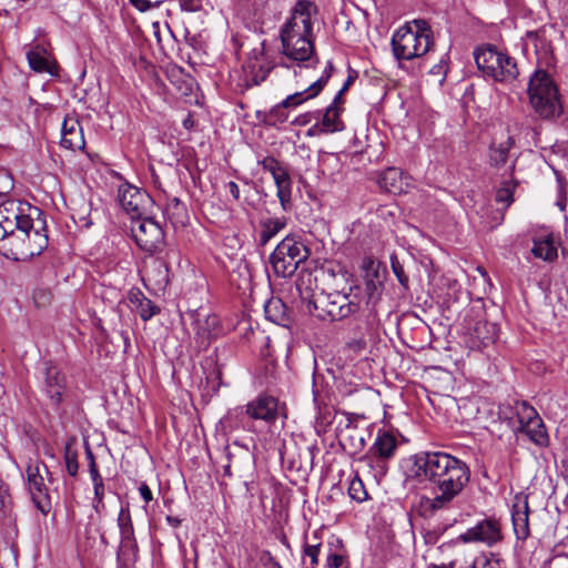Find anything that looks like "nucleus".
Here are the masks:
<instances>
[{
	"mask_svg": "<svg viewBox=\"0 0 568 568\" xmlns=\"http://www.w3.org/2000/svg\"><path fill=\"white\" fill-rule=\"evenodd\" d=\"M496 69L493 79L498 82L510 83L516 80L519 74L516 60L508 54L503 57L501 63H498Z\"/></svg>",
	"mask_w": 568,
	"mask_h": 568,
	"instance_id": "f704fd0d",
	"label": "nucleus"
},
{
	"mask_svg": "<svg viewBox=\"0 0 568 568\" xmlns=\"http://www.w3.org/2000/svg\"><path fill=\"white\" fill-rule=\"evenodd\" d=\"M531 253L544 261H554L557 257V248L554 246V243L550 239H545L541 241H536L534 243V247L531 248Z\"/></svg>",
	"mask_w": 568,
	"mask_h": 568,
	"instance_id": "ea45409f",
	"label": "nucleus"
},
{
	"mask_svg": "<svg viewBox=\"0 0 568 568\" xmlns=\"http://www.w3.org/2000/svg\"><path fill=\"white\" fill-rule=\"evenodd\" d=\"M504 55L505 53L497 51L493 45L477 49L474 52L475 62L478 69L485 77H490L491 79L497 70L496 68L498 67V63H501Z\"/></svg>",
	"mask_w": 568,
	"mask_h": 568,
	"instance_id": "393cba45",
	"label": "nucleus"
},
{
	"mask_svg": "<svg viewBox=\"0 0 568 568\" xmlns=\"http://www.w3.org/2000/svg\"><path fill=\"white\" fill-rule=\"evenodd\" d=\"M227 187H229V191H230L231 195L233 196V199L235 201H239L240 200V187H239V185L235 182L231 181V182L227 183Z\"/></svg>",
	"mask_w": 568,
	"mask_h": 568,
	"instance_id": "774afa93",
	"label": "nucleus"
},
{
	"mask_svg": "<svg viewBox=\"0 0 568 568\" xmlns=\"http://www.w3.org/2000/svg\"><path fill=\"white\" fill-rule=\"evenodd\" d=\"M363 268L365 271L364 281L372 280L376 283L384 281L385 268L382 270L379 262L367 257L363 262Z\"/></svg>",
	"mask_w": 568,
	"mask_h": 568,
	"instance_id": "c03bdc74",
	"label": "nucleus"
},
{
	"mask_svg": "<svg viewBox=\"0 0 568 568\" xmlns=\"http://www.w3.org/2000/svg\"><path fill=\"white\" fill-rule=\"evenodd\" d=\"M280 37L282 44L284 43V40H286V37H288L290 41L306 37L293 13L286 23L281 28Z\"/></svg>",
	"mask_w": 568,
	"mask_h": 568,
	"instance_id": "79ce46f5",
	"label": "nucleus"
},
{
	"mask_svg": "<svg viewBox=\"0 0 568 568\" xmlns=\"http://www.w3.org/2000/svg\"><path fill=\"white\" fill-rule=\"evenodd\" d=\"M32 215L31 227H27L29 236L27 239L28 260L40 255L49 244L47 235V221L44 213L39 209H28Z\"/></svg>",
	"mask_w": 568,
	"mask_h": 568,
	"instance_id": "4468645a",
	"label": "nucleus"
},
{
	"mask_svg": "<svg viewBox=\"0 0 568 568\" xmlns=\"http://www.w3.org/2000/svg\"><path fill=\"white\" fill-rule=\"evenodd\" d=\"M165 214L172 223H183L187 211L179 197H172L166 203Z\"/></svg>",
	"mask_w": 568,
	"mask_h": 568,
	"instance_id": "58836bf2",
	"label": "nucleus"
},
{
	"mask_svg": "<svg viewBox=\"0 0 568 568\" xmlns=\"http://www.w3.org/2000/svg\"><path fill=\"white\" fill-rule=\"evenodd\" d=\"M511 519L517 539H527L529 536V505L527 497L516 496V503L513 505L511 510Z\"/></svg>",
	"mask_w": 568,
	"mask_h": 568,
	"instance_id": "5701e85b",
	"label": "nucleus"
},
{
	"mask_svg": "<svg viewBox=\"0 0 568 568\" xmlns=\"http://www.w3.org/2000/svg\"><path fill=\"white\" fill-rule=\"evenodd\" d=\"M316 116H317V111L314 113L307 112V113L298 115L293 123H295L297 125H307L308 123H311V121L313 119L316 120Z\"/></svg>",
	"mask_w": 568,
	"mask_h": 568,
	"instance_id": "bf43d9fd",
	"label": "nucleus"
},
{
	"mask_svg": "<svg viewBox=\"0 0 568 568\" xmlns=\"http://www.w3.org/2000/svg\"><path fill=\"white\" fill-rule=\"evenodd\" d=\"M282 47L283 53L293 61H310V64H307L306 67L312 68L316 67V64L318 63V58L315 53V48L312 38H297L290 41L288 37H286V40H284Z\"/></svg>",
	"mask_w": 568,
	"mask_h": 568,
	"instance_id": "aec40b11",
	"label": "nucleus"
},
{
	"mask_svg": "<svg viewBox=\"0 0 568 568\" xmlns=\"http://www.w3.org/2000/svg\"><path fill=\"white\" fill-rule=\"evenodd\" d=\"M405 261H399L396 254L390 255V267L403 291H409V277L406 274Z\"/></svg>",
	"mask_w": 568,
	"mask_h": 568,
	"instance_id": "37998d69",
	"label": "nucleus"
},
{
	"mask_svg": "<svg viewBox=\"0 0 568 568\" xmlns=\"http://www.w3.org/2000/svg\"><path fill=\"white\" fill-rule=\"evenodd\" d=\"M274 68L275 64L268 60L264 51V43H262L260 49L252 51L245 67V88L250 89L254 85H260L266 80Z\"/></svg>",
	"mask_w": 568,
	"mask_h": 568,
	"instance_id": "dca6fc26",
	"label": "nucleus"
},
{
	"mask_svg": "<svg viewBox=\"0 0 568 568\" xmlns=\"http://www.w3.org/2000/svg\"><path fill=\"white\" fill-rule=\"evenodd\" d=\"M130 4H132L140 12H145L153 8V4L150 0H129Z\"/></svg>",
	"mask_w": 568,
	"mask_h": 568,
	"instance_id": "052dcab7",
	"label": "nucleus"
},
{
	"mask_svg": "<svg viewBox=\"0 0 568 568\" xmlns=\"http://www.w3.org/2000/svg\"><path fill=\"white\" fill-rule=\"evenodd\" d=\"M433 31L425 20H414L400 27L392 37V49L397 60H413L433 49Z\"/></svg>",
	"mask_w": 568,
	"mask_h": 568,
	"instance_id": "f03ea898",
	"label": "nucleus"
},
{
	"mask_svg": "<svg viewBox=\"0 0 568 568\" xmlns=\"http://www.w3.org/2000/svg\"><path fill=\"white\" fill-rule=\"evenodd\" d=\"M348 560L344 551L329 552L326 559V568H347Z\"/></svg>",
	"mask_w": 568,
	"mask_h": 568,
	"instance_id": "5fc2aeb1",
	"label": "nucleus"
},
{
	"mask_svg": "<svg viewBox=\"0 0 568 568\" xmlns=\"http://www.w3.org/2000/svg\"><path fill=\"white\" fill-rule=\"evenodd\" d=\"M313 458V454H312V449L311 447H306L305 450L303 453H298L297 454V458L294 457V456H290L288 452L285 449L283 453H281V458H282V462L283 463H287V467L288 469L291 470H296V471H303V473H307V469L302 460V458Z\"/></svg>",
	"mask_w": 568,
	"mask_h": 568,
	"instance_id": "4c0bfd02",
	"label": "nucleus"
},
{
	"mask_svg": "<svg viewBox=\"0 0 568 568\" xmlns=\"http://www.w3.org/2000/svg\"><path fill=\"white\" fill-rule=\"evenodd\" d=\"M316 95H311L310 87L301 92H295L288 95L286 99L282 101V106H286L290 109H295L305 101L315 98Z\"/></svg>",
	"mask_w": 568,
	"mask_h": 568,
	"instance_id": "8fccbe9b",
	"label": "nucleus"
},
{
	"mask_svg": "<svg viewBox=\"0 0 568 568\" xmlns=\"http://www.w3.org/2000/svg\"><path fill=\"white\" fill-rule=\"evenodd\" d=\"M347 345L349 348L358 352L366 347V341L363 337H358L347 342Z\"/></svg>",
	"mask_w": 568,
	"mask_h": 568,
	"instance_id": "0e129e2a",
	"label": "nucleus"
},
{
	"mask_svg": "<svg viewBox=\"0 0 568 568\" xmlns=\"http://www.w3.org/2000/svg\"><path fill=\"white\" fill-rule=\"evenodd\" d=\"M116 199L132 221L143 216L145 204L151 201L146 192L129 183L119 186Z\"/></svg>",
	"mask_w": 568,
	"mask_h": 568,
	"instance_id": "f3484780",
	"label": "nucleus"
},
{
	"mask_svg": "<svg viewBox=\"0 0 568 568\" xmlns=\"http://www.w3.org/2000/svg\"><path fill=\"white\" fill-rule=\"evenodd\" d=\"M258 164L263 168V170L272 174L277 189L276 194L282 209L284 211L290 210L292 206V179L286 168H284L282 163L273 156H265L258 161Z\"/></svg>",
	"mask_w": 568,
	"mask_h": 568,
	"instance_id": "ddd939ff",
	"label": "nucleus"
},
{
	"mask_svg": "<svg viewBox=\"0 0 568 568\" xmlns=\"http://www.w3.org/2000/svg\"><path fill=\"white\" fill-rule=\"evenodd\" d=\"M128 300L143 321H149L161 312L160 307L148 298L138 287H133L129 291Z\"/></svg>",
	"mask_w": 568,
	"mask_h": 568,
	"instance_id": "bb28decb",
	"label": "nucleus"
},
{
	"mask_svg": "<svg viewBox=\"0 0 568 568\" xmlns=\"http://www.w3.org/2000/svg\"><path fill=\"white\" fill-rule=\"evenodd\" d=\"M497 328L494 323L477 322L473 329V337L478 341L479 345L488 346L496 339Z\"/></svg>",
	"mask_w": 568,
	"mask_h": 568,
	"instance_id": "e433bc0d",
	"label": "nucleus"
},
{
	"mask_svg": "<svg viewBox=\"0 0 568 568\" xmlns=\"http://www.w3.org/2000/svg\"><path fill=\"white\" fill-rule=\"evenodd\" d=\"M40 389L48 399V405L59 416L65 414L63 404L68 399V378L52 361H44L40 367Z\"/></svg>",
	"mask_w": 568,
	"mask_h": 568,
	"instance_id": "39448f33",
	"label": "nucleus"
},
{
	"mask_svg": "<svg viewBox=\"0 0 568 568\" xmlns=\"http://www.w3.org/2000/svg\"><path fill=\"white\" fill-rule=\"evenodd\" d=\"M311 255L310 247L297 235L285 236L270 255V264L278 277H291Z\"/></svg>",
	"mask_w": 568,
	"mask_h": 568,
	"instance_id": "20e7f679",
	"label": "nucleus"
},
{
	"mask_svg": "<svg viewBox=\"0 0 568 568\" xmlns=\"http://www.w3.org/2000/svg\"><path fill=\"white\" fill-rule=\"evenodd\" d=\"M50 293L45 290H37L33 293V300L37 306H44L50 302Z\"/></svg>",
	"mask_w": 568,
	"mask_h": 568,
	"instance_id": "13d9d810",
	"label": "nucleus"
},
{
	"mask_svg": "<svg viewBox=\"0 0 568 568\" xmlns=\"http://www.w3.org/2000/svg\"><path fill=\"white\" fill-rule=\"evenodd\" d=\"M320 552H321V544L305 545L304 555L310 558L312 568H315L318 565Z\"/></svg>",
	"mask_w": 568,
	"mask_h": 568,
	"instance_id": "6e6d98bb",
	"label": "nucleus"
},
{
	"mask_svg": "<svg viewBox=\"0 0 568 568\" xmlns=\"http://www.w3.org/2000/svg\"><path fill=\"white\" fill-rule=\"evenodd\" d=\"M139 491H140L141 497L143 498V500L146 504H149L153 499V494H152L150 487L145 483H142L140 485Z\"/></svg>",
	"mask_w": 568,
	"mask_h": 568,
	"instance_id": "e2e57ef3",
	"label": "nucleus"
},
{
	"mask_svg": "<svg viewBox=\"0 0 568 568\" xmlns=\"http://www.w3.org/2000/svg\"><path fill=\"white\" fill-rule=\"evenodd\" d=\"M27 474L32 501L34 503L36 507L45 515L50 511L51 504L48 489L43 483V478L39 474L38 467L32 468L29 466L27 468Z\"/></svg>",
	"mask_w": 568,
	"mask_h": 568,
	"instance_id": "412c9836",
	"label": "nucleus"
},
{
	"mask_svg": "<svg viewBox=\"0 0 568 568\" xmlns=\"http://www.w3.org/2000/svg\"><path fill=\"white\" fill-rule=\"evenodd\" d=\"M523 400H515L514 406L509 404L498 405L497 417L501 422H507L508 425L515 427L514 419H517V404Z\"/></svg>",
	"mask_w": 568,
	"mask_h": 568,
	"instance_id": "3c124183",
	"label": "nucleus"
},
{
	"mask_svg": "<svg viewBox=\"0 0 568 568\" xmlns=\"http://www.w3.org/2000/svg\"><path fill=\"white\" fill-rule=\"evenodd\" d=\"M224 452L227 462H230V464H234L237 468L251 463L253 459L250 448L246 445L239 444V442H234L232 445H226Z\"/></svg>",
	"mask_w": 568,
	"mask_h": 568,
	"instance_id": "72a5a7b5",
	"label": "nucleus"
},
{
	"mask_svg": "<svg viewBox=\"0 0 568 568\" xmlns=\"http://www.w3.org/2000/svg\"><path fill=\"white\" fill-rule=\"evenodd\" d=\"M280 413L278 399L272 395L261 394L255 399L248 402L244 407H239L230 410L225 417V422L230 423L231 427H237V423H234V418L241 417L243 427L252 430L250 425L244 424V418L253 420H263L266 424H272L276 420Z\"/></svg>",
	"mask_w": 568,
	"mask_h": 568,
	"instance_id": "0eeeda50",
	"label": "nucleus"
},
{
	"mask_svg": "<svg viewBox=\"0 0 568 568\" xmlns=\"http://www.w3.org/2000/svg\"><path fill=\"white\" fill-rule=\"evenodd\" d=\"M118 526L120 530V546L116 558L128 556L133 562L139 557V545L134 534V527L129 508H121L118 517Z\"/></svg>",
	"mask_w": 568,
	"mask_h": 568,
	"instance_id": "a211bd4d",
	"label": "nucleus"
},
{
	"mask_svg": "<svg viewBox=\"0 0 568 568\" xmlns=\"http://www.w3.org/2000/svg\"><path fill=\"white\" fill-rule=\"evenodd\" d=\"M347 429L349 434L345 439V446H348L353 454L362 452L366 445L363 434L355 426L348 425Z\"/></svg>",
	"mask_w": 568,
	"mask_h": 568,
	"instance_id": "a18cd8bd",
	"label": "nucleus"
},
{
	"mask_svg": "<svg viewBox=\"0 0 568 568\" xmlns=\"http://www.w3.org/2000/svg\"><path fill=\"white\" fill-rule=\"evenodd\" d=\"M344 109L327 106L324 112L321 111L320 122L324 128L325 134L339 132L345 129V124L341 119Z\"/></svg>",
	"mask_w": 568,
	"mask_h": 568,
	"instance_id": "473e14b6",
	"label": "nucleus"
},
{
	"mask_svg": "<svg viewBox=\"0 0 568 568\" xmlns=\"http://www.w3.org/2000/svg\"><path fill=\"white\" fill-rule=\"evenodd\" d=\"M335 67L333 62L328 61L321 78L310 85L311 95H318L321 93V91L325 88L328 80L331 79Z\"/></svg>",
	"mask_w": 568,
	"mask_h": 568,
	"instance_id": "de8ad7c7",
	"label": "nucleus"
},
{
	"mask_svg": "<svg viewBox=\"0 0 568 568\" xmlns=\"http://www.w3.org/2000/svg\"><path fill=\"white\" fill-rule=\"evenodd\" d=\"M181 9L187 12H196L202 9L203 0H179Z\"/></svg>",
	"mask_w": 568,
	"mask_h": 568,
	"instance_id": "4d7b16f0",
	"label": "nucleus"
},
{
	"mask_svg": "<svg viewBox=\"0 0 568 568\" xmlns=\"http://www.w3.org/2000/svg\"><path fill=\"white\" fill-rule=\"evenodd\" d=\"M517 422L516 432L526 434L538 446L548 445L549 436L546 426L537 410L528 402L517 404Z\"/></svg>",
	"mask_w": 568,
	"mask_h": 568,
	"instance_id": "9d476101",
	"label": "nucleus"
},
{
	"mask_svg": "<svg viewBox=\"0 0 568 568\" xmlns=\"http://www.w3.org/2000/svg\"><path fill=\"white\" fill-rule=\"evenodd\" d=\"M346 91L341 89L337 94L335 95L334 100L332 101V103L328 105V106H335L337 109H344L343 108V104H344V99H343V95Z\"/></svg>",
	"mask_w": 568,
	"mask_h": 568,
	"instance_id": "69168bd1",
	"label": "nucleus"
},
{
	"mask_svg": "<svg viewBox=\"0 0 568 568\" xmlns=\"http://www.w3.org/2000/svg\"><path fill=\"white\" fill-rule=\"evenodd\" d=\"M348 495L353 500L357 503H363L368 498V494L365 489L364 483L358 476L354 477L351 480L348 487Z\"/></svg>",
	"mask_w": 568,
	"mask_h": 568,
	"instance_id": "09e8293b",
	"label": "nucleus"
},
{
	"mask_svg": "<svg viewBox=\"0 0 568 568\" xmlns=\"http://www.w3.org/2000/svg\"><path fill=\"white\" fill-rule=\"evenodd\" d=\"M14 187V181L9 170L0 168V196L8 195Z\"/></svg>",
	"mask_w": 568,
	"mask_h": 568,
	"instance_id": "864d4df0",
	"label": "nucleus"
},
{
	"mask_svg": "<svg viewBox=\"0 0 568 568\" xmlns=\"http://www.w3.org/2000/svg\"><path fill=\"white\" fill-rule=\"evenodd\" d=\"M514 190L515 185H510L508 182H504L503 185L496 192V202L505 203L508 207L514 202Z\"/></svg>",
	"mask_w": 568,
	"mask_h": 568,
	"instance_id": "603ef678",
	"label": "nucleus"
},
{
	"mask_svg": "<svg viewBox=\"0 0 568 568\" xmlns=\"http://www.w3.org/2000/svg\"><path fill=\"white\" fill-rule=\"evenodd\" d=\"M62 148L69 150H82L85 145L82 126L77 119L65 118L62 123V138L60 141Z\"/></svg>",
	"mask_w": 568,
	"mask_h": 568,
	"instance_id": "b1692460",
	"label": "nucleus"
},
{
	"mask_svg": "<svg viewBox=\"0 0 568 568\" xmlns=\"http://www.w3.org/2000/svg\"><path fill=\"white\" fill-rule=\"evenodd\" d=\"M26 201L7 200L0 204V241L20 226L31 227L32 215L28 209H36Z\"/></svg>",
	"mask_w": 568,
	"mask_h": 568,
	"instance_id": "1a4fd4ad",
	"label": "nucleus"
},
{
	"mask_svg": "<svg viewBox=\"0 0 568 568\" xmlns=\"http://www.w3.org/2000/svg\"><path fill=\"white\" fill-rule=\"evenodd\" d=\"M383 293V282H374L372 280L365 281V294L367 297V305L372 308L379 302Z\"/></svg>",
	"mask_w": 568,
	"mask_h": 568,
	"instance_id": "49530a36",
	"label": "nucleus"
},
{
	"mask_svg": "<svg viewBox=\"0 0 568 568\" xmlns=\"http://www.w3.org/2000/svg\"><path fill=\"white\" fill-rule=\"evenodd\" d=\"M458 540L464 544L481 542L493 547L503 540L500 521L495 517H486L460 534Z\"/></svg>",
	"mask_w": 568,
	"mask_h": 568,
	"instance_id": "f8f14e48",
	"label": "nucleus"
},
{
	"mask_svg": "<svg viewBox=\"0 0 568 568\" xmlns=\"http://www.w3.org/2000/svg\"><path fill=\"white\" fill-rule=\"evenodd\" d=\"M382 190L388 193L398 194L403 191V172L397 168H387L377 180Z\"/></svg>",
	"mask_w": 568,
	"mask_h": 568,
	"instance_id": "7c9ffc66",
	"label": "nucleus"
},
{
	"mask_svg": "<svg viewBox=\"0 0 568 568\" xmlns=\"http://www.w3.org/2000/svg\"><path fill=\"white\" fill-rule=\"evenodd\" d=\"M286 226V219L267 217L260 221L258 245L265 246L275 235H277Z\"/></svg>",
	"mask_w": 568,
	"mask_h": 568,
	"instance_id": "2f4dec72",
	"label": "nucleus"
},
{
	"mask_svg": "<svg viewBox=\"0 0 568 568\" xmlns=\"http://www.w3.org/2000/svg\"><path fill=\"white\" fill-rule=\"evenodd\" d=\"M312 304L314 310L318 311L315 314L318 318L325 320L328 317L331 321L345 320L356 314L361 308L357 295L339 291L332 293L323 292L314 298Z\"/></svg>",
	"mask_w": 568,
	"mask_h": 568,
	"instance_id": "423d86ee",
	"label": "nucleus"
},
{
	"mask_svg": "<svg viewBox=\"0 0 568 568\" xmlns=\"http://www.w3.org/2000/svg\"><path fill=\"white\" fill-rule=\"evenodd\" d=\"M32 215L31 227H27L29 236L27 239L28 260L40 255L49 244L47 235V221L44 213L39 209H28Z\"/></svg>",
	"mask_w": 568,
	"mask_h": 568,
	"instance_id": "2eb2a0df",
	"label": "nucleus"
},
{
	"mask_svg": "<svg viewBox=\"0 0 568 568\" xmlns=\"http://www.w3.org/2000/svg\"><path fill=\"white\" fill-rule=\"evenodd\" d=\"M29 236V232L27 227L20 226L12 234H9L8 237L1 240L3 242V248H6L12 260L14 261H28L27 253V239Z\"/></svg>",
	"mask_w": 568,
	"mask_h": 568,
	"instance_id": "a878e982",
	"label": "nucleus"
},
{
	"mask_svg": "<svg viewBox=\"0 0 568 568\" xmlns=\"http://www.w3.org/2000/svg\"><path fill=\"white\" fill-rule=\"evenodd\" d=\"M528 95L539 118L551 120L561 114L562 105L558 88L545 70H536L529 78Z\"/></svg>",
	"mask_w": 568,
	"mask_h": 568,
	"instance_id": "7ed1b4c3",
	"label": "nucleus"
},
{
	"mask_svg": "<svg viewBox=\"0 0 568 568\" xmlns=\"http://www.w3.org/2000/svg\"><path fill=\"white\" fill-rule=\"evenodd\" d=\"M131 232L136 245L144 252H158L164 244V231L152 217L133 220Z\"/></svg>",
	"mask_w": 568,
	"mask_h": 568,
	"instance_id": "9b49d317",
	"label": "nucleus"
},
{
	"mask_svg": "<svg viewBox=\"0 0 568 568\" xmlns=\"http://www.w3.org/2000/svg\"><path fill=\"white\" fill-rule=\"evenodd\" d=\"M467 463L445 452H422L406 460V481L428 489L420 507L425 513L435 514L455 507L470 483Z\"/></svg>",
	"mask_w": 568,
	"mask_h": 568,
	"instance_id": "f257e3e1",
	"label": "nucleus"
},
{
	"mask_svg": "<svg viewBox=\"0 0 568 568\" xmlns=\"http://www.w3.org/2000/svg\"><path fill=\"white\" fill-rule=\"evenodd\" d=\"M27 60L32 71L37 73H48L52 77L59 75V65L47 50L37 44L27 52Z\"/></svg>",
	"mask_w": 568,
	"mask_h": 568,
	"instance_id": "4be33fe9",
	"label": "nucleus"
},
{
	"mask_svg": "<svg viewBox=\"0 0 568 568\" xmlns=\"http://www.w3.org/2000/svg\"><path fill=\"white\" fill-rule=\"evenodd\" d=\"M286 106H282V102L274 105L267 112L257 111L256 118L266 125L275 126L287 121L288 112Z\"/></svg>",
	"mask_w": 568,
	"mask_h": 568,
	"instance_id": "c9c22d12",
	"label": "nucleus"
},
{
	"mask_svg": "<svg viewBox=\"0 0 568 568\" xmlns=\"http://www.w3.org/2000/svg\"><path fill=\"white\" fill-rule=\"evenodd\" d=\"M74 439H69L64 445V463L67 471L71 477H75L79 471L78 452L73 447Z\"/></svg>",
	"mask_w": 568,
	"mask_h": 568,
	"instance_id": "a19ab883",
	"label": "nucleus"
},
{
	"mask_svg": "<svg viewBox=\"0 0 568 568\" xmlns=\"http://www.w3.org/2000/svg\"><path fill=\"white\" fill-rule=\"evenodd\" d=\"M191 325L195 332L196 342L206 347L212 338L217 335L219 317L213 313H206L204 310H194L189 313Z\"/></svg>",
	"mask_w": 568,
	"mask_h": 568,
	"instance_id": "6ab92c4d",
	"label": "nucleus"
},
{
	"mask_svg": "<svg viewBox=\"0 0 568 568\" xmlns=\"http://www.w3.org/2000/svg\"><path fill=\"white\" fill-rule=\"evenodd\" d=\"M514 145V139L508 136L506 141L491 142L488 148V163L490 166L499 169L504 166L509 158V151Z\"/></svg>",
	"mask_w": 568,
	"mask_h": 568,
	"instance_id": "c756f323",
	"label": "nucleus"
},
{
	"mask_svg": "<svg viewBox=\"0 0 568 568\" xmlns=\"http://www.w3.org/2000/svg\"><path fill=\"white\" fill-rule=\"evenodd\" d=\"M320 115H321V111H317V116H316V122L314 123L313 126H311L307 131V135H316V134H323L325 133L324 132V128L323 125L321 124L320 122Z\"/></svg>",
	"mask_w": 568,
	"mask_h": 568,
	"instance_id": "680f3d73",
	"label": "nucleus"
},
{
	"mask_svg": "<svg viewBox=\"0 0 568 568\" xmlns=\"http://www.w3.org/2000/svg\"><path fill=\"white\" fill-rule=\"evenodd\" d=\"M93 489H94V499L98 500L99 503H101V500H103L104 498V484L103 481L100 483V485H95L93 486Z\"/></svg>",
	"mask_w": 568,
	"mask_h": 568,
	"instance_id": "338daca9",
	"label": "nucleus"
},
{
	"mask_svg": "<svg viewBox=\"0 0 568 568\" xmlns=\"http://www.w3.org/2000/svg\"><path fill=\"white\" fill-rule=\"evenodd\" d=\"M317 6L310 0H300L292 9L296 20L301 19L300 26L307 38L313 39V23L311 19L312 16L317 13Z\"/></svg>",
	"mask_w": 568,
	"mask_h": 568,
	"instance_id": "cd10ccee",
	"label": "nucleus"
},
{
	"mask_svg": "<svg viewBox=\"0 0 568 568\" xmlns=\"http://www.w3.org/2000/svg\"><path fill=\"white\" fill-rule=\"evenodd\" d=\"M266 320L277 325L287 327L291 323L288 307L280 297H271L264 305Z\"/></svg>",
	"mask_w": 568,
	"mask_h": 568,
	"instance_id": "c85d7f7f",
	"label": "nucleus"
},
{
	"mask_svg": "<svg viewBox=\"0 0 568 568\" xmlns=\"http://www.w3.org/2000/svg\"><path fill=\"white\" fill-rule=\"evenodd\" d=\"M398 440L390 432L379 429L367 453L358 462L374 473V477H383L388 471V462L394 457Z\"/></svg>",
	"mask_w": 568,
	"mask_h": 568,
	"instance_id": "6e6552de",
	"label": "nucleus"
}]
</instances>
